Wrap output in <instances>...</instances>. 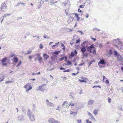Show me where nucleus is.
Here are the masks:
<instances>
[{"label":"nucleus","instance_id":"obj_14","mask_svg":"<svg viewBox=\"0 0 123 123\" xmlns=\"http://www.w3.org/2000/svg\"><path fill=\"white\" fill-rule=\"evenodd\" d=\"M98 111V109H95L93 111V112L95 115H97Z\"/></svg>","mask_w":123,"mask_h":123},{"label":"nucleus","instance_id":"obj_34","mask_svg":"<svg viewBox=\"0 0 123 123\" xmlns=\"http://www.w3.org/2000/svg\"><path fill=\"white\" fill-rule=\"evenodd\" d=\"M109 53L110 54V55H111L112 54L113 52L111 49H110Z\"/></svg>","mask_w":123,"mask_h":123},{"label":"nucleus","instance_id":"obj_27","mask_svg":"<svg viewBox=\"0 0 123 123\" xmlns=\"http://www.w3.org/2000/svg\"><path fill=\"white\" fill-rule=\"evenodd\" d=\"M56 58V56L55 55H53V56H52L51 57V59L53 60L54 59Z\"/></svg>","mask_w":123,"mask_h":123},{"label":"nucleus","instance_id":"obj_17","mask_svg":"<svg viewBox=\"0 0 123 123\" xmlns=\"http://www.w3.org/2000/svg\"><path fill=\"white\" fill-rule=\"evenodd\" d=\"M30 117L31 121H33L35 120L34 117L33 116H30Z\"/></svg>","mask_w":123,"mask_h":123},{"label":"nucleus","instance_id":"obj_8","mask_svg":"<svg viewBox=\"0 0 123 123\" xmlns=\"http://www.w3.org/2000/svg\"><path fill=\"white\" fill-rule=\"evenodd\" d=\"M49 122L51 123H55L59 122V121L55 120L53 118H51L50 119L49 121Z\"/></svg>","mask_w":123,"mask_h":123},{"label":"nucleus","instance_id":"obj_7","mask_svg":"<svg viewBox=\"0 0 123 123\" xmlns=\"http://www.w3.org/2000/svg\"><path fill=\"white\" fill-rule=\"evenodd\" d=\"M62 105L65 106L67 108H68L70 106L69 103L66 101H65L63 103Z\"/></svg>","mask_w":123,"mask_h":123},{"label":"nucleus","instance_id":"obj_30","mask_svg":"<svg viewBox=\"0 0 123 123\" xmlns=\"http://www.w3.org/2000/svg\"><path fill=\"white\" fill-rule=\"evenodd\" d=\"M80 39H79L78 40H76V43H79L80 42Z\"/></svg>","mask_w":123,"mask_h":123},{"label":"nucleus","instance_id":"obj_63","mask_svg":"<svg viewBox=\"0 0 123 123\" xmlns=\"http://www.w3.org/2000/svg\"><path fill=\"white\" fill-rule=\"evenodd\" d=\"M63 79L64 80H65L66 79V77H65L63 78Z\"/></svg>","mask_w":123,"mask_h":123},{"label":"nucleus","instance_id":"obj_57","mask_svg":"<svg viewBox=\"0 0 123 123\" xmlns=\"http://www.w3.org/2000/svg\"><path fill=\"white\" fill-rule=\"evenodd\" d=\"M78 11L79 12H81V10H80V9L79 8L78 9Z\"/></svg>","mask_w":123,"mask_h":123},{"label":"nucleus","instance_id":"obj_10","mask_svg":"<svg viewBox=\"0 0 123 123\" xmlns=\"http://www.w3.org/2000/svg\"><path fill=\"white\" fill-rule=\"evenodd\" d=\"M88 114L91 118L92 119H93L95 121H96L95 118H94L93 116L91 113L90 112H89L88 113Z\"/></svg>","mask_w":123,"mask_h":123},{"label":"nucleus","instance_id":"obj_3","mask_svg":"<svg viewBox=\"0 0 123 123\" xmlns=\"http://www.w3.org/2000/svg\"><path fill=\"white\" fill-rule=\"evenodd\" d=\"M24 87L26 89V92H28L29 90H31L32 88V87L30 86L29 83H27L24 86Z\"/></svg>","mask_w":123,"mask_h":123},{"label":"nucleus","instance_id":"obj_45","mask_svg":"<svg viewBox=\"0 0 123 123\" xmlns=\"http://www.w3.org/2000/svg\"><path fill=\"white\" fill-rule=\"evenodd\" d=\"M33 56H29L28 58L30 60H31L32 59V57H33Z\"/></svg>","mask_w":123,"mask_h":123},{"label":"nucleus","instance_id":"obj_51","mask_svg":"<svg viewBox=\"0 0 123 123\" xmlns=\"http://www.w3.org/2000/svg\"><path fill=\"white\" fill-rule=\"evenodd\" d=\"M89 16V15L88 13H87L86 14V15L85 16V17L86 18H87Z\"/></svg>","mask_w":123,"mask_h":123},{"label":"nucleus","instance_id":"obj_36","mask_svg":"<svg viewBox=\"0 0 123 123\" xmlns=\"http://www.w3.org/2000/svg\"><path fill=\"white\" fill-rule=\"evenodd\" d=\"M59 52L58 51H55L54 53L53 54L55 55H57L58 54Z\"/></svg>","mask_w":123,"mask_h":123},{"label":"nucleus","instance_id":"obj_50","mask_svg":"<svg viewBox=\"0 0 123 123\" xmlns=\"http://www.w3.org/2000/svg\"><path fill=\"white\" fill-rule=\"evenodd\" d=\"M99 87V88H100L101 87L100 86H94L93 87V88H94L95 87Z\"/></svg>","mask_w":123,"mask_h":123},{"label":"nucleus","instance_id":"obj_12","mask_svg":"<svg viewBox=\"0 0 123 123\" xmlns=\"http://www.w3.org/2000/svg\"><path fill=\"white\" fill-rule=\"evenodd\" d=\"M74 14L76 16L77 18V21H79L80 19V17L78 16V14L76 13H74L73 14Z\"/></svg>","mask_w":123,"mask_h":123},{"label":"nucleus","instance_id":"obj_23","mask_svg":"<svg viewBox=\"0 0 123 123\" xmlns=\"http://www.w3.org/2000/svg\"><path fill=\"white\" fill-rule=\"evenodd\" d=\"M61 47H63V48H62V49L63 50H64L65 49V47L64 46V45L62 43H61Z\"/></svg>","mask_w":123,"mask_h":123},{"label":"nucleus","instance_id":"obj_48","mask_svg":"<svg viewBox=\"0 0 123 123\" xmlns=\"http://www.w3.org/2000/svg\"><path fill=\"white\" fill-rule=\"evenodd\" d=\"M103 81L104 79H106V77H105V76H103Z\"/></svg>","mask_w":123,"mask_h":123},{"label":"nucleus","instance_id":"obj_26","mask_svg":"<svg viewBox=\"0 0 123 123\" xmlns=\"http://www.w3.org/2000/svg\"><path fill=\"white\" fill-rule=\"evenodd\" d=\"M31 51H27L26 53H25V54L26 55H28L30 54V53L31 52Z\"/></svg>","mask_w":123,"mask_h":123},{"label":"nucleus","instance_id":"obj_47","mask_svg":"<svg viewBox=\"0 0 123 123\" xmlns=\"http://www.w3.org/2000/svg\"><path fill=\"white\" fill-rule=\"evenodd\" d=\"M12 82L11 81H7L6 82V83H11Z\"/></svg>","mask_w":123,"mask_h":123},{"label":"nucleus","instance_id":"obj_29","mask_svg":"<svg viewBox=\"0 0 123 123\" xmlns=\"http://www.w3.org/2000/svg\"><path fill=\"white\" fill-rule=\"evenodd\" d=\"M70 114L72 115L76 114H77V112H71Z\"/></svg>","mask_w":123,"mask_h":123},{"label":"nucleus","instance_id":"obj_31","mask_svg":"<svg viewBox=\"0 0 123 123\" xmlns=\"http://www.w3.org/2000/svg\"><path fill=\"white\" fill-rule=\"evenodd\" d=\"M21 61H20L18 63V64L17 66L16 67H18L19 66V65L21 64Z\"/></svg>","mask_w":123,"mask_h":123},{"label":"nucleus","instance_id":"obj_18","mask_svg":"<svg viewBox=\"0 0 123 123\" xmlns=\"http://www.w3.org/2000/svg\"><path fill=\"white\" fill-rule=\"evenodd\" d=\"M56 0H51V1L50 2L51 3V4H53L54 3H56L58 1H56Z\"/></svg>","mask_w":123,"mask_h":123},{"label":"nucleus","instance_id":"obj_46","mask_svg":"<svg viewBox=\"0 0 123 123\" xmlns=\"http://www.w3.org/2000/svg\"><path fill=\"white\" fill-rule=\"evenodd\" d=\"M36 55L37 56V57H40V54H37Z\"/></svg>","mask_w":123,"mask_h":123},{"label":"nucleus","instance_id":"obj_32","mask_svg":"<svg viewBox=\"0 0 123 123\" xmlns=\"http://www.w3.org/2000/svg\"><path fill=\"white\" fill-rule=\"evenodd\" d=\"M78 123H81V120H77Z\"/></svg>","mask_w":123,"mask_h":123},{"label":"nucleus","instance_id":"obj_28","mask_svg":"<svg viewBox=\"0 0 123 123\" xmlns=\"http://www.w3.org/2000/svg\"><path fill=\"white\" fill-rule=\"evenodd\" d=\"M81 78L82 80H86L87 81L88 80V79H87L86 78H85L83 77H81Z\"/></svg>","mask_w":123,"mask_h":123},{"label":"nucleus","instance_id":"obj_2","mask_svg":"<svg viewBox=\"0 0 123 123\" xmlns=\"http://www.w3.org/2000/svg\"><path fill=\"white\" fill-rule=\"evenodd\" d=\"M82 47L81 48V51L82 52L84 53L86 50V48L87 47V42L86 41H85L82 44Z\"/></svg>","mask_w":123,"mask_h":123},{"label":"nucleus","instance_id":"obj_41","mask_svg":"<svg viewBox=\"0 0 123 123\" xmlns=\"http://www.w3.org/2000/svg\"><path fill=\"white\" fill-rule=\"evenodd\" d=\"M105 82L107 84H109V81L108 80H107L105 81Z\"/></svg>","mask_w":123,"mask_h":123},{"label":"nucleus","instance_id":"obj_55","mask_svg":"<svg viewBox=\"0 0 123 123\" xmlns=\"http://www.w3.org/2000/svg\"><path fill=\"white\" fill-rule=\"evenodd\" d=\"M63 4L64 5V6H65L66 5V4H67V3H64V2L63 3Z\"/></svg>","mask_w":123,"mask_h":123},{"label":"nucleus","instance_id":"obj_21","mask_svg":"<svg viewBox=\"0 0 123 123\" xmlns=\"http://www.w3.org/2000/svg\"><path fill=\"white\" fill-rule=\"evenodd\" d=\"M74 52L73 51L71 52L70 55V56L72 57H73L74 56Z\"/></svg>","mask_w":123,"mask_h":123},{"label":"nucleus","instance_id":"obj_5","mask_svg":"<svg viewBox=\"0 0 123 123\" xmlns=\"http://www.w3.org/2000/svg\"><path fill=\"white\" fill-rule=\"evenodd\" d=\"M7 59V57H5L2 60L1 62L2 63L3 65H7V64L6 63L4 62L6 61Z\"/></svg>","mask_w":123,"mask_h":123},{"label":"nucleus","instance_id":"obj_62","mask_svg":"<svg viewBox=\"0 0 123 123\" xmlns=\"http://www.w3.org/2000/svg\"><path fill=\"white\" fill-rule=\"evenodd\" d=\"M15 56V55L14 54H12V55H11V57H12L14 56Z\"/></svg>","mask_w":123,"mask_h":123},{"label":"nucleus","instance_id":"obj_54","mask_svg":"<svg viewBox=\"0 0 123 123\" xmlns=\"http://www.w3.org/2000/svg\"><path fill=\"white\" fill-rule=\"evenodd\" d=\"M59 42H58V43H56L55 44V45H56V46H57L58 44H59Z\"/></svg>","mask_w":123,"mask_h":123},{"label":"nucleus","instance_id":"obj_40","mask_svg":"<svg viewBox=\"0 0 123 123\" xmlns=\"http://www.w3.org/2000/svg\"><path fill=\"white\" fill-rule=\"evenodd\" d=\"M69 69H67L63 71L64 72H69Z\"/></svg>","mask_w":123,"mask_h":123},{"label":"nucleus","instance_id":"obj_6","mask_svg":"<svg viewBox=\"0 0 123 123\" xmlns=\"http://www.w3.org/2000/svg\"><path fill=\"white\" fill-rule=\"evenodd\" d=\"M105 64V61L104 60H100L98 63V66L100 67H102L101 66V65H100V64Z\"/></svg>","mask_w":123,"mask_h":123},{"label":"nucleus","instance_id":"obj_16","mask_svg":"<svg viewBox=\"0 0 123 123\" xmlns=\"http://www.w3.org/2000/svg\"><path fill=\"white\" fill-rule=\"evenodd\" d=\"M114 55L116 56H117V58H118L119 56L120 57V55L118 54L117 52L116 51H114Z\"/></svg>","mask_w":123,"mask_h":123},{"label":"nucleus","instance_id":"obj_33","mask_svg":"<svg viewBox=\"0 0 123 123\" xmlns=\"http://www.w3.org/2000/svg\"><path fill=\"white\" fill-rule=\"evenodd\" d=\"M84 55L86 57H87L88 56V54L86 53L84 54Z\"/></svg>","mask_w":123,"mask_h":123},{"label":"nucleus","instance_id":"obj_59","mask_svg":"<svg viewBox=\"0 0 123 123\" xmlns=\"http://www.w3.org/2000/svg\"><path fill=\"white\" fill-rule=\"evenodd\" d=\"M36 74V73H33L32 74V75H34Z\"/></svg>","mask_w":123,"mask_h":123},{"label":"nucleus","instance_id":"obj_61","mask_svg":"<svg viewBox=\"0 0 123 123\" xmlns=\"http://www.w3.org/2000/svg\"><path fill=\"white\" fill-rule=\"evenodd\" d=\"M30 80H35V79H30Z\"/></svg>","mask_w":123,"mask_h":123},{"label":"nucleus","instance_id":"obj_25","mask_svg":"<svg viewBox=\"0 0 123 123\" xmlns=\"http://www.w3.org/2000/svg\"><path fill=\"white\" fill-rule=\"evenodd\" d=\"M47 104L51 106H52L53 105V104L52 103H50L49 102H48V103H47Z\"/></svg>","mask_w":123,"mask_h":123},{"label":"nucleus","instance_id":"obj_19","mask_svg":"<svg viewBox=\"0 0 123 123\" xmlns=\"http://www.w3.org/2000/svg\"><path fill=\"white\" fill-rule=\"evenodd\" d=\"M75 105V104L73 103L72 101H71L70 103L69 104L70 106H71V107L74 106Z\"/></svg>","mask_w":123,"mask_h":123},{"label":"nucleus","instance_id":"obj_4","mask_svg":"<svg viewBox=\"0 0 123 123\" xmlns=\"http://www.w3.org/2000/svg\"><path fill=\"white\" fill-rule=\"evenodd\" d=\"M6 4L5 2H3L2 4L1 7V10L4 11L6 9Z\"/></svg>","mask_w":123,"mask_h":123},{"label":"nucleus","instance_id":"obj_44","mask_svg":"<svg viewBox=\"0 0 123 123\" xmlns=\"http://www.w3.org/2000/svg\"><path fill=\"white\" fill-rule=\"evenodd\" d=\"M108 102L109 103H110L111 101V99L110 98H108Z\"/></svg>","mask_w":123,"mask_h":123},{"label":"nucleus","instance_id":"obj_22","mask_svg":"<svg viewBox=\"0 0 123 123\" xmlns=\"http://www.w3.org/2000/svg\"><path fill=\"white\" fill-rule=\"evenodd\" d=\"M4 79V76L2 77H0V82H1Z\"/></svg>","mask_w":123,"mask_h":123},{"label":"nucleus","instance_id":"obj_56","mask_svg":"<svg viewBox=\"0 0 123 123\" xmlns=\"http://www.w3.org/2000/svg\"><path fill=\"white\" fill-rule=\"evenodd\" d=\"M66 15H67L68 16L69 15V14L68 12H66Z\"/></svg>","mask_w":123,"mask_h":123},{"label":"nucleus","instance_id":"obj_24","mask_svg":"<svg viewBox=\"0 0 123 123\" xmlns=\"http://www.w3.org/2000/svg\"><path fill=\"white\" fill-rule=\"evenodd\" d=\"M86 121L87 123H92V122L88 119H86Z\"/></svg>","mask_w":123,"mask_h":123},{"label":"nucleus","instance_id":"obj_13","mask_svg":"<svg viewBox=\"0 0 123 123\" xmlns=\"http://www.w3.org/2000/svg\"><path fill=\"white\" fill-rule=\"evenodd\" d=\"M94 100L90 99L89 100L88 102V104L89 105H92L93 103Z\"/></svg>","mask_w":123,"mask_h":123},{"label":"nucleus","instance_id":"obj_42","mask_svg":"<svg viewBox=\"0 0 123 123\" xmlns=\"http://www.w3.org/2000/svg\"><path fill=\"white\" fill-rule=\"evenodd\" d=\"M84 5H80V8H83L84 7Z\"/></svg>","mask_w":123,"mask_h":123},{"label":"nucleus","instance_id":"obj_64","mask_svg":"<svg viewBox=\"0 0 123 123\" xmlns=\"http://www.w3.org/2000/svg\"><path fill=\"white\" fill-rule=\"evenodd\" d=\"M121 69L122 71H123V66L121 68Z\"/></svg>","mask_w":123,"mask_h":123},{"label":"nucleus","instance_id":"obj_1","mask_svg":"<svg viewBox=\"0 0 123 123\" xmlns=\"http://www.w3.org/2000/svg\"><path fill=\"white\" fill-rule=\"evenodd\" d=\"M87 51L90 53H92L93 54H95L96 52V49L93 46V45H91L90 46L88 47L87 48Z\"/></svg>","mask_w":123,"mask_h":123},{"label":"nucleus","instance_id":"obj_35","mask_svg":"<svg viewBox=\"0 0 123 123\" xmlns=\"http://www.w3.org/2000/svg\"><path fill=\"white\" fill-rule=\"evenodd\" d=\"M95 61L94 60H92L91 62H90V64H92L93 62H94Z\"/></svg>","mask_w":123,"mask_h":123},{"label":"nucleus","instance_id":"obj_11","mask_svg":"<svg viewBox=\"0 0 123 123\" xmlns=\"http://www.w3.org/2000/svg\"><path fill=\"white\" fill-rule=\"evenodd\" d=\"M43 57L44 59L47 60L49 57V56H48L47 54L45 53L43 54Z\"/></svg>","mask_w":123,"mask_h":123},{"label":"nucleus","instance_id":"obj_49","mask_svg":"<svg viewBox=\"0 0 123 123\" xmlns=\"http://www.w3.org/2000/svg\"><path fill=\"white\" fill-rule=\"evenodd\" d=\"M65 68H62V67H61V68H60V70H65Z\"/></svg>","mask_w":123,"mask_h":123},{"label":"nucleus","instance_id":"obj_58","mask_svg":"<svg viewBox=\"0 0 123 123\" xmlns=\"http://www.w3.org/2000/svg\"><path fill=\"white\" fill-rule=\"evenodd\" d=\"M92 39L93 40V41H96V39H95L94 38H92Z\"/></svg>","mask_w":123,"mask_h":123},{"label":"nucleus","instance_id":"obj_38","mask_svg":"<svg viewBox=\"0 0 123 123\" xmlns=\"http://www.w3.org/2000/svg\"><path fill=\"white\" fill-rule=\"evenodd\" d=\"M10 14H8V13H7V14H5L4 15V16L6 17L8 16Z\"/></svg>","mask_w":123,"mask_h":123},{"label":"nucleus","instance_id":"obj_53","mask_svg":"<svg viewBox=\"0 0 123 123\" xmlns=\"http://www.w3.org/2000/svg\"><path fill=\"white\" fill-rule=\"evenodd\" d=\"M74 54L75 53V54L76 55L77 54V52L76 50H74Z\"/></svg>","mask_w":123,"mask_h":123},{"label":"nucleus","instance_id":"obj_60","mask_svg":"<svg viewBox=\"0 0 123 123\" xmlns=\"http://www.w3.org/2000/svg\"><path fill=\"white\" fill-rule=\"evenodd\" d=\"M78 72L77 73L75 74V73H73L72 74V75H76V74H78Z\"/></svg>","mask_w":123,"mask_h":123},{"label":"nucleus","instance_id":"obj_15","mask_svg":"<svg viewBox=\"0 0 123 123\" xmlns=\"http://www.w3.org/2000/svg\"><path fill=\"white\" fill-rule=\"evenodd\" d=\"M13 61L14 62L17 63L18 61V58L16 57H14L13 59Z\"/></svg>","mask_w":123,"mask_h":123},{"label":"nucleus","instance_id":"obj_52","mask_svg":"<svg viewBox=\"0 0 123 123\" xmlns=\"http://www.w3.org/2000/svg\"><path fill=\"white\" fill-rule=\"evenodd\" d=\"M63 59H64V58H60L59 59V60L60 61H62L63 60Z\"/></svg>","mask_w":123,"mask_h":123},{"label":"nucleus","instance_id":"obj_39","mask_svg":"<svg viewBox=\"0 0 123 123\" xmlns=\"http://www.w3.org/2000/svg\"><path fill=\"white\" fill-rule=\"evenodd\" d=\"M43 47L42 44H40V48L41 49H42Z\"/></svg>","mask_w":123,"mask_h":123},{"label":"nucleus","instance_id":"obj_20","mask_svg":"<svg viewBox=\"0 0 123 123\" xmlns=\"http://www.w3.org/2000/svg\"><path fill=\"white\" fill-rule=\"evenodd\" d=\"M79 81L81 83H82V82L86 83L87 82V81L86 80H81L80 79L79 80Z\"/></svg>","mask_w":123,"mask_h":123},{"label":"nucleus","instance_id":"obj_37","mask_svg":"<svg viewBox=\"0 0 123 123\" xmlns=\"http://www.w3.org/2000/svg\"><path fill=\"white\" fill-rule=\"evenodd\" d=\"M72 64L71 63V62H70L69 61H68L67 62V64L68 65H71Z\"/></svg>","mask_w":123,"mask_h":123},{"label":"nucleus","instance_id":"obj_9","mask_svg":"<svg viewBox=\"0 0 123 123\" xmlns=\"http://www.w3.org/2000/svg\"><path fill=\"white\" fill-rule=\"evenodd\" d=\"M45 87H44V85L39 86L38 88V90L40 91H42L45 89Z\"/></svg>","mask_w":123,"mask_h":123},{"label":"nucleus","instance_id":"obj_43","mask_svg":"<svg viewBox=\"0 0 123 123\" xmlns=\"http://www.w3.org/2000/svg\"><path fill=\"white\" fill-rule=\"evenodd\" d=\"M42 60V58L40 57H39V58L38 59V61H41Z\"/></svg>","mask_w":123,"mask_h":123}]
</instances>
